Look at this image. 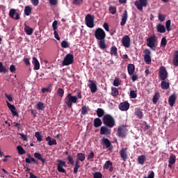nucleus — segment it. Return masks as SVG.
<instances>
[{
    "instance_id": "1",
    "label": "nucleus",
    "mask_w": 178,
    "mask_h": 178,
    "mask_svg": "<svg viewBox=\"0 0 178 178\" xmlns=\"http://www.w3.org/2000/svg\"><path fill=\"white\" fill-rule=\"evenodd\" d=\"M95 38L96 40H97L99 42H97L99 45V48L100 49H106L107 46L106 43L105 42V38H106V33H105V31L102 29V28H97L95 31Z\"/></svg>"
},
{
    "instance_id": "2",
    "label": "nucleus",
    "mask_w": 178,
    "mask_h": 178,
    "mask_svg": "<svg viewBox=\"0 0 178 178\" xmlns=\"http://www.w3.org/2000/svg\"><path fill=\"white\" fill-rule=\"evenodd\" d=\"M83 95H81V92L79 91L76 93V96L72 95V93H68L65 98V102L68 108H72L73 104H77V101L81 99Z\"/></svg>"
},
{
    "instance_id": "3",
    "label": "nucleus",
    "mask_w": 178,
    "mask_h": 178,
    "mask_svg": "<svg viewBox=\"0 0 178 178\" xmlns=\"http://www.w3.org/2000/svg\"><path fill=\"white\" fill-rule=\"evenodd\" d=\"M103 123L105 126H107V127L112 129V127H115V118L109 114H106L103 117Z\"/></svg>"
},
{
    "instance_id": "4",
    "label": "nucleus",
    "mask_w": 178,
    "mask_h": 178,
    "mask_svg": "<svg viewBox=\"0 0 178 178\" xmlns=\"http://www.w3.org/2000/svg\"><path fill=\"white\" fill-rule=\"evenodd\" d=\"M95 19V17L94 15H92L91 14H88L85 17V23L87 27H89V29H94V26L95 24H94V20Z\"/></svg>"
},
{
    "instance_id": "5",
    "label": "nucleus",
    "mask_w": 178,
    "mask_h": 178,
    "mask_svg": "<svg viewBox=\"0 0 178 178\" xmlns=\"http://www.w3.org/2000/svg\"><path fill=\"white\" fill-rule=\"evenodd\" d=\"M147 46L155 51V44H156V41L158 39L156 38V35H154L147 38Z\"/></svg>"
},
{
    "instance_id": "6",
    "label": "nucleus",
    "mask_w": 178,
    "mask_h": 178,
    "mask_svg": "<svg viewBox=\"0 0 178 178\" xmlns=\"http://www.w3.org/2000/svg\"><path fill=\"white\" fill-rule=\"evenodd\" d=\"M136 9L140 12H143V8H147L148 5V0H136L134 2Z\"/></svg>"
},
{
    "instance_id": "7",
    "label": "nucleus",
    "mask_w": 178,
    "mask_h": 178,
    "mask_svg": "<svg viewBox=\"0 0 178 178\" xmlns=\"http://www.w3.org/2000/svg\"><path fill=\"white\" fill-rule=\"evenodd\" d=\"M102 145L103 147V149H108L110 152L113 151V146L111 143V140L106 138H103L102 139Z\"/></svg>"
},
{
    "instance_id": "8",
    "label": "nucleus",
    "mask_w": 178,
    "mask_h": 178,
    "mask_svg": "<svg viewBox=\"0 0 178 178\" xmlns=\"http://www.w3.org/2000/svg\"><path fill=\"white\" fill-rule=\"evenodd\" d=\"M74 62V56L72 54H68L65 56L63 60V66H69V65H72Z\"/></svg>"
},
{
    "instance_id": "9",
    "label": "nucleus",
    "mask_w": 178,
    "mask_h": 178,
    "mask_svg": "<svg viewBox=\"0 0 178 178\" xmlns=\"http://www.w3.org/2000/svg\"><path fill=\"white\" fill-rule=\"evenodd\" d=\"M127 134V129L124 126L119 127L117 129V136L120 138H124Z\"/></svg>"
},
{
    "instance_id": "10",
    "label": "nucleus",
    "mask_w": 178,
    "mask_h": 178,
    "mask_svg": "<svg viewBox=\"0 0 178 178\" xmlns=\"http://www.w3.org/2000/svg\"><path fill=\"white\" fill-rule=\"evenodd\" d=\"M57 170L58 172H60V173H66V170L65 168L66 166V162L63 160H57Z\"/></svg>"
},
{
    "instance_id": "11",
    "label": "nucleus",
    "mask_w": 178,
    "mask_h": 178,
    "mask_svg": "<svg viewBox=\"0 0 178 178\" xmlns=\"http://www.w3.org/2000/svg\"><path fill=\"white\" fill-rule=\"evenodd\" d=\"M121 42L124 48H130V45L131 44L130 36L127 35H124L122 38Z\"/></svg>"
},
{
    "instance_id": "12",
    "label": "nucleus",
    "mask_w": 178,
    "mask_h": 178,
    "mask_svg": "<svg viewBox=\"0 0 178 178\" xmlns=\"http://www.w3.org/2000/svg\"><path fill=\"white\" fill-rule=\"evenodd\" d=\"M159 76V79L162 81H165L166 79H168V71L165 67L161 66L160 67Z\"/></svg>"
},
{
    "instance_id": "13",
    "label": "nucleus",
    "mask_w": 178,
    "mask_h": 178,
    "mask_svg": "<svg viewBox=\"0 0 178 178\" xmlns=\"http://www.w3.org/2000/svg\"><path fill=\"white\" fill-rule=\"evenodd\" d=\"M144 55V60L146 65H149L151 63V50L148 49H145L143 51Z\"/></svg>"
},
{
    "instance_id": "14",
    "label": "nucleus",
    "mask_w": 178,
    "mask_h": 178,
    "mask_svg": "<svg viewBox=\"0 0 178 178\" xmlns=\"http://www.w3.org/2000/svg\"><path fill=\"white\" fill-rule=\"evenodd\" d=\"M9 16L11 19H14V20H19L20 19V15L19 13L16 12L15 8H12L9 11Z\"/></svg>"
},
{
    "instance_id": "15",
    "label": "nucleus",
    "mask_w": 178,
    "mask_h": 178,
    "mask_svg": "<svg viewBox=\"0 0 178 178\" xmlns=\"http://www.w3.org/2000/svg\"><path fill=\"white\" fill-rule=\"evenodd\" d=\"M119 110L122 111H129L130 108V104L127 102H121L118 106Z\"/></svg>"
},
{
    "instance_id": "16",
    "label": "nucleus",
    "mask_w": 178,
    "mask_h": 178,
    "mask_svg": "<svg viewBox=\"0 0 178 178\" xmlns=\"http://www.w3.org/2000/svg\"><path fill=\"white\" fill-rule=\"evenodd\" d=\"M7 106L8 109H10L12 115L13 116H19V113L16 111V107H15L13 105H12L9 102L6 101Z\"/></svg>"
},
{
    "instance_id": "17",
    "label": "nucleus",
    "mask_w": 178,
    "mask_h": 178,
    "mask_svg": "<svg viewBox=\"0 0 178 178\" xmlns=\"http://www.w3.org/2000/svg\"><path fill=\"white\" fill-rule=\"evenodd\" d=\"M175 163L176 155L171 154L168 160V168H170V169H172V168H173V165H175Z\"/></svg>"
},
{
    "instance_id": "18",
    "label": "nucleus",
    "mask_w": 178,
    "mask_h": 178,
    "mask_svg": "<svg viewBox=\"0 0 178 178\" xmlns=\"http://www.w3.org/2000/svg\"><path fill=\"white\" fill-rule=\"evenodd\" d=\"M104 169L109 170V172H113V163L111 161H106L103 165Z\"/></svg>"
},
{
    "instance_id": "19",
    "label": "nucleus",
    "mask_w": 178,
    "mask_h": 178,
    "mask_svg": "<svg viewBox=\"0 0 178 178\" xmlns=\"http://www.w3.org/2000/svg\"><path fill=\"white\" fill-rule=\"evenodd\" d=\"M89 81L90 83H91L88 84V87L90 89V92H92V94H94V92H97V84H95V83L91 80H90Z\"/></svg>"
},
{
    "instance_id": "20",
    "label": "nucleus",
    "mask_w": 178,
    "mask_h": 178,
    "mask_svg": "<svg viewBox=\"0 0 178 178\" xmlns=\"http://www.w3.org/2000/svg\"><path fill=\"white\" fill-rule=\"evenodd\" d=\"M32 63L33 65V70H40V62L35 57H33L32 58Z\"/></svg>"
},
{
    "instance_id": "21",
    "label": "nucleus",
    "mask_w": 178,
    "mask_h": 178,
    "mask_svg": "<svg viewBox=\"0 0 178 178\" xmlns=\"http://www.w3.org/2000/svg\"><path fill=\"white\" fill-rule=\"evenodd\" d=\"M24 32L26 33V34H27V35H31V34H33V33L34 32V29H33V28H31L26 23L24 24Z\"/></svg>"
},
{
    "instance_id": "22",
    "label": "nucleus",
    "mask_w": 178,
    "mask_h": 178,
    "mask_svg": "<svg viewBox=\"0 0 178 178\" xmlns=\"http://www.w3.org/2000/svg\"><path fill=\"white\" fill-rule=\"evenodd\" d=\"M127 17H129L127 10H124L122 17L120 26H124V24H126V22H127Z\"/></svg>"
},
{
    "instance_id": "23",
    "label": "nucleus",
    "mask_w": 178,
    "mask_h": 178,
    "mask_svg": "<svg viewBox=\"0 0 178 178\" xmlns=\"http://www.w3.org/2000/svg\"><path fill=\"white\" fill-rule=\"evenodd\" d=\"M100 134L101 135H108L111 134V129L106 127V126H103L100 128Z\"/></svg>"
},
{
    "instance_id": "24",
    "label": "nucleus",
    "mask_w": 178,
    "mask_h": 178,
    "mask_svg": "<svg viewBox=\"0 0 178 178\" xmlns=\"http://www.w3.org/2000/svg\"><path fill=\"white\" fill-rule=\"evenodd\" d=\"M127 70L130 76L134 74V72H136V67L134 66V64H128Z\"/></svg>"
},
{
    "instance_id": "25",
    "label": "nucleus",
    "mask_w": 178,
    "mask_h": 178,
    "mask_svg": "<svg viewBox=\"0 0 178 178\" xmlns=\"http://www.w3.org/2000/svg\"><path fill=\"white\" fill-rule=\"evenodd\" d=\"M176 95H172L168 99V103L170 106H173L176 104Z\"/></svg>"
},
{
    "instance_id": "26",
    "label": "nucleus",
    "mask_w": 178,
    "mask_h": 178,
    "mask_svg": "<svg viewBox=\"0 0 178 178\" xmlns=\"http://www.w3.org/2000/svg\"><path fill=\"white\" fill-rule=\"evenodd\" d=\"M156 30L158 33H161V34L163 33H166V28H165V26L162 24H157Z\"/></svg>"
},
{
    "instance_id": "27",
    "label": "nucleus",
    "mask_w": 178,
    "mask_h": 178,
    "mask_svg": "<svg viewBox=\"0 0 178 178\" xmlns=\"http://www.w3.org/2000/svg\"><path fill=\"white\" fill-rule=\"evenodd\" d=\"M81 115H83V116H86V115H88V112L90 111V107L88 106H83L81 107Z\"/></svg>"
},
{
    "instance_id": "28",
    "label": "nucleus",
    "mask_w": 178,
    "mask_h": 178,
    "mask_svg": "<svg viewBox=\"0 0 178 178\" xmlns=\"http://www.w3.org/2000/svg\"><path fill=\"white\" fill-rule=\"evenodd\" d=\"M159 98H161V94H159V92H157L153 96L152 102L154 105H156V104L158 103V101L159 100Z\"/></svg>"
},
{
    "instance_id": "29",
    "label": "nucleus",
    "mask_w": 178,
    "mask_h": 178,
    "mask_svg": "<svg viewBox=\"0 0 178 178\" xmlns=\"http://www.w3.org/2000/svg\"><path fill=\"white\" fill-rule=\"evenodd\" d=\"M146 160L147 158L145 157V155H140L138 157V163H139V165H144Z\"/></svg>"
},
{
    "instance_id": "30",
    "label": "nucleus",
    "mask_w": 178,
    "mask_h": 178,
    "mask_svg": "<svg viewBox=\"0 0 178 178\" xmlns=\"http://www.w3.org/2000/svg\"><path fill=\"white\" fill-rule=\"evenodd\" d=\"M135 115L138 118V119H143V116H144V113L140 108L135 109Z\"/></svg>"
},
{
    "instance_id": "31",
    "label": "nucleus",
    "mask_w": 178,
    "mask_h": 178,
    "mask_svg": "<svg viewBox=\"0 0 178 178\" xmlns=\"http://www.w3.org/2000/svg\"><path fill=\"white\" fill-rule=\"evenodd\" d=\"M161 87L162 90H168L170 87L169 82L166 81V80L162 81L161 83Z\"/></svg>"
},
{
    "instance_id": "32",
    "label": "nucleus",
    "mask_w": 178,
    "mask_h": 178,
    "mask_svg": "<svg viewBox=\"0 0 178 178\" xmlns=\"http://www.w3.org/2000/svg\"><path fill=\"white\" fill-rule=\"evenodd\" d=\"M120 154L123 161H126V159H127V153L126 152V149H122Z\"/></svg>"
},
{
    "instance_id": "33",
    "label": "nucleus",
    "mask_w": 178,
    "mask_h": 178,
    "mask_svg": "<svg viewBox=\"0 0 178 178\" xmlns=\"http://www.w3.org/2000/svg\"><path fill=\"white\" fill-rule=\"evenodd\" d=\"M34 156L36 158V159L40 161L42 163H45V159L42 158V155H41V154L35 152L34 153Z\"/></svg>"
},
{
    "instance_id": "34",
    "label": "nucleus",
    "mask_w": 178,
    "mask_h": 178,
    "mask_svg": "<svg viewBox=\"0 0 178 178\" xmlns=\"http://www.w3.org/2000/svg\"><path fill=\"white\" fill-rule=\"evenodd\" d=\"M76 158L78 161H80L81 162H84V161H86V154H84V153H78L76 154Z\"/></svg>"
},
{
    "instance_id": "35",
    "label": "nucleus",
    "mask_w": 178,
    "mask_h": 178,
    "mask_svg": "<svg viewBox=\"0 0 178 178\" xmlns=\"http://www.w3.org/2000/svg\"><path fill=\"white\" fill-rule=\"evenodd\" d=\"M172 63L174 66L177 67L178 66V51H176L175 52L174 58L172 60Z\"/></svg>"
},
{
    "instance_id": "36",
    "label": "nucleus",
    "mask_w": 178,
    "mask_h": 178,
    "mask_svg": "<svg viewBox=\"0 0 178 178\" xmlns=\"http://www.w3.org/2000/svg\"><path fill=\"white\" fill-rule=\"evenodd\" d=\"M94 126L95 127H99L102 125V121L99 118H97L94 120Z\"/></svg>"
},
{
    "instance_id": "37",
    "label": "nucleus",
    "mask_w": 178,
    "mask_h": 178,
    "mask_svg": "<svg viewBox=\"0 0 178 178\" xmlns=\"http://www.w3.org/2000/svg\"><path fill=\"white\" fill-rule=\"evenodd\" d=\"M96 113L98 116V118H102V116H104V115H105V111H104V109L99 108H97Z\"/></svg>"
},
{
    "instance_id": "38",
    "label": "nucleus",
    "mask_w": 178,
    "mask_h": 178,
    "mask_svg": "<svg viewBox=\"0 0 178 178\" xmlns=\"http://www.w3.org/2000/svg\"><path fill=\"white\" fill-rule=\"evenodd\" d=\"M110 54L111 55H113L114 56H118V48L116 47V46H113L111 48Z\"/></svg>"
},
{
    "instance_id": "39",
    "label": "nucleus",
    "mask_w": 178,
    "mask_h": 178,
    "mask_svg": "<svg viewBox=\"0 0 178 178\" xmlns=\"http://www.w3.org/2000/svg\"><path fill=\"white\" fill-rule=\"evenodd\" d=\"M36 106L38 111H44V109H45V106L44 105V103H42V102H38Z\"/></svg>"
},
{
    "instance_id": "40",
    "label": "nucleus",
    "mask_w": 178,
    "mask_h": 178,
    "mask_svg": "<svg viewBox=\"0 0 178 178\" xmlns=\"http://www.w3.org/2000/svg\"><path fill=\"white\" fill-rule=\"evenodd\" d=\"M111 95L112 97H118V95H119V90L116 88H112Z\"/></svg>"
},
{
    "instance_id": "41",
    "label": "nucleus",
    "mask_w": 178,
    "mask_h": 178,
    "mask_svg": "<svg viewBox=\"0 0 178 178\" xmlns=\"http://www.w3.org/2000/svg\"><path fill=\"white\" fill-rule=\"evenodd\" d=\"M24 14L26 16H30L31 15V8L29 6H26L24 8Z\"/></svg>"
},
{
    "instance_id": "42",
    "label": "nucleus",
    "mask_w": 178,
    "mask_h": 178,
    "mask_svg": "<svg viewBox=\"0 0 178 178\" xmlns=\"http://www.w3.org/2000/svg\"><path fill=\"white\" fill-rule=\"evenodd\" d=\"M17 149L18 153L19 154V155H24V154H26V150H24L23 147H22L20 145L17 147Z\"/></svg>"
},
{
    "instance_id": "43",
    "label": "nucleus",
    "mask_w": 178,
    "mask_h": 178,
    "mask_svg": "<svg viewBox=\"0 0 178 178\" xmlns=\"http://www.w3.org/2000/svg\"><path fill=\"white\" fill-rule=\"evenodd\" d=\"M57 95L60 97V98L63 97V95H65V90L61 88H58L57 90Z\"/></svg>"
},
{
    "instance_id": "44",
    "label": "nucleus",
    "mask_w": 178,
    "mask_h": 178,
    "mask_svg": "<svg viewBox=\"0 0 178 178\" xmlns=\"http://www.w3.org/2000/svg\"><path fill=\"white\" fill-rule=\"evenodd\" d=\"M25 162L26 163H31V162H34V163H36V165L38 164V162L35 161V159H34V157H32L31 159L26 158Z\"/></svg>"
},
{
    "instance_id": "45",
    "label": "nucleus",
    "mask_w": 178,
    "mask_h": 178,
    "mask_svg": "<svg viewBox=\"0 0 178 178\" xmlns=\"http://www.w3.org/2000/svg\"><path fill=\"white\" fill-rule=\"evenodd\" d=\"M8 70L5 66L0 62V73H8Z\"/></svg>"
},
{
    "instance_id": "46",
    "label": "nucleus",
    "mask_w": 178,
    "mask_h": 178,
    "mask_svg": "<svg viewBox=\"0 0 178 178\" xmlns=\"http://www.w3.org/2000/svg\"><path fill=\"white\" fill-rule=\"evenodd\" d=\"M35 137L37 139L39 143H41L42 141V137L41 136V133L37 131L35 133Z\"/></svg>"
},
{
    "instance_id": "47",
    "label": "nucleus",
    "mask_w": 178,
    "mask_h": 178,
    "mask_svg": "<svg viewBox=\"0 0 178 178\" xmlns=\"http://www.w3.org/2000/svg\"><path fill=\"white\" fill-rule=\"evenodd\" d=\"M67 159L70 165H74V161H73V156H72V155H68L67 157Z\"/></svg>"
},
{
    "instance_id": "48",
    "label": "nucleus",
    "mask_w": 178,
    "mask_h": 178,
    "mask_svg": "<svg viewBox=\"0 0 178 178\" xmlns=\"http://www.w3.org/2000/svg\"><path fill=\"white\" fill-rule=\"evenodd\" d=\"M83 0H73L72 3L73 5H76V6H80L83 5Z\"/></svg>"
},
{
    "instance_id": "49",
    "label": "nucleus",
    "mask_w": 178,
    "mask_h": 178,
    "mask_svg": "<svg viewBox=\"0 0 178 178\" xmlns=\"http://www.w3.org/2000/svg\"><path fill=\"white\" fill-rule=\"evenodd\" d=\"M170 23H171L170 19L167 20L165 22V28L167 31H170V30H172V29H170Z\"/></svg>"
},
{
    "instance_id": "50",
    "label": "nucleus",
    "mask_w": 178,
    "mask_h": 178,
    "mask_svg": "<svg viewBox=\"0 0 178 178\" xmlns=\"http://www.w3.org/2000/svg\"><path fill=\"white\" fill-rule=\"evenodd\" d=\"M130 98H137V91L136 90H131L130 91Z\"/></svg>"
},
{
    "instance_id": "51",
    "label": "nucleus",
    "mask_w": 178,
    "mask_h": 178,
    "mask_svg": "<svg viewBox=\"0 0 178 178\" xmlns=\"http://www.w3.org/2000/svg\"><path fill=\"white\" fill-rule=\"evenodd\" d=\"M108 10L111 15H115V13H116V7L110 6Z\"/></svg>"
},
{
    "instance_id": "52",
    "label": "nucleus",
    "mask_w": 178,
    "mask_h": 178,
    "mask_svg": "<svg viewBox=\"0 0 178 178\" xmlns=\"http://www.w3.org/2000/svg\"><path fill=\"white\" fill-rule=\"evenodd\" d=\"M62 48H69V43L66 40H63L61 42Z\"/></svg>"
},
{
    "instance_id": "53",
    "label": "nucleus",
    "mask_w": 178,
    "mask_h": 178,
    "mask_svg": "<svg viewBox=\"0 0 178 178\" xmlns=\"http://www.w3.org/2000/svg\"><path fill=\"white\" fill-rule=\"evenodd\" d=\"M168 44V40H166V38H162L161 41V45L163 47H166Z\"/></svg>"
},
{
    "instance_id": "54",
    "label": "nucleus",
    "mask_w": 178,
    "mask_h": 178,
    "mask_svg": "<svg viewBox=\"0 0 178 178\" xmlns=\"http://www.w3.org/2000/svg\"><path fill=\"white\" fill-rule=\"evenodd\" d=\"M93 178H102V173L101 172H96L93 175Z\"/></svg>"
},
{
    "instance_id": "55",
    "label": "nucleus",
    "mask_w": 178,
    "mask_h": 178,
    "mask_svg": "<svg viewBox=\"0 0 178 178\" xmlns=\"http://www.w3.org/2000/svg\"><path fill=\"white\" fill-rule=\"evenodd\" d=\"M159 20L160 22H165V19H166V15H161V13H159Z\"/></svg>"
},
{
    "instance_id": "56",
    "label": "nucleus",
    "mask_w": 178,
    "mask_h": 178,
    "mask_svg": "<svg viewBox=\"0 0 178 178\" xmlns=\"http://www.w3.org/2000/svg\"><path fill=\"white\" fill-rule=\"evenodd\" d=\"M52 27L54 31H56V29H58V21L54 20V22L52 23Z\"/></svg>"
},
{
    "instance_id": "57",
    "label": "nucleus",
    "mask_w": 178,
    "mask_h": 178,
    "mask_svg": "<svg viewBox=\"0 0 178 178\" xmlns=\"http://www.w3.org/2000/svg\"><path fill=\"white\" fill-rule=\"evenodd\" d=\"M56 144H58V143L56 142V140H55V139H52L51 141H49L48 143V145L50 146L56 145Z\"/></svg>"
},
{
    "instance_id": "58",
    "label": "nucleus",
    "mask_w": 178,
    "mask_h": 178,
    "mask_svg": "<svg viewBox=\"0 0 178 178\" xmlns=\"http://www.w3.org/2000/svg\"><path fill=\"white\" fill-rule=\"evenodd\" d=\"M79 169H80V165H74V175H76V173L79 172Z\"/></svg>"
},
{
    "instance_id": "59",
    "label": "nucleus",
    "mask_w": 178,
    "mask_h": 178,
    "mask_svg": "<svg viewBox=\"0 0 178 178\" xmlns=\"http://www.w3.org/2000/svg\"><path fill=\"white\" fill-rule=\"evenodd\" d=\"M113 86H115V87H119V86H120V82L119 81L118 79H115L113 81Z\"/></svg>"
},
{
    "instance_id": "60",
    "label": "nucleus",
    "mask_w": 178,
    "mask_h": 178,
    "mask_svg": "<svg viewBox=\"0 0 178 178\" xmlns=\"http://www.w3.org/2000/svg\"><path fill=\"white\" fill-rule=\"evenodd\" d=\"M31 3L33 6H38V3H40V0H31Z\"/></svg>"
},
{
    "instance_id": "61",
    "label": "nucleus",
    "mask_w": 178,
    "mask_h": 178,
    "mask_svg": "<svg viewBox=\"0 0 178 178\" xmlns=\"http://www.w3.org/2000/svg\"><path fill=\"white\" fill-rule=\"evenodd\" d=\"M49 2L50 5H52L53 6H56V5H58V0H49Z\"/></svg>"
},
{
    "instance_id": "62",
    "label": "nucleus",
    "mask_w": 178,
    "mask_h": 178,
    "mask_svg": "<svg viewBox=\"0 0 178 178\" xmlns=\"http://www.w3.org/2000/svg\"><path fill=\"white\" fill-rule=\"evenodd\" d=\"M54 35L56 40H57L58 41H60V38L59 37V34L58 33V31H55L54 32Z\"/></svg>"
},
{
    "instance_id": "63",
    "label": "nucleus",
    "mask_w": 178,
    "mask_h": 178,
    "mask_svg": "<svg viewBox=\"0 0 178 178\" xmlns=\"http://www.w3.org/2000/svg\"><path fill=\"white\" fill-rule=\"evenodd\" d=\"M5 97L8 99L10 102H12L13 101V97H12V95L5 94Z\"/></svg>"
},
{
    "instance_id": "64",
    "label": "nucleus",
    "mask_w": 178,
    "mask_h": 178,
    "mask_svg": "<svg viewBox=\"0 0 178 178\" xmlns=\"http://www.w3.org/2000/svg\"><path fill=\"white\" fill-rule=\"evenodd\" d=\"M10 71L11 73H15V72H16V66H15V65H11L10 66Z\"/></svg>"
}]
</instances>
